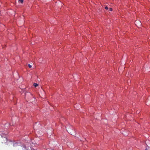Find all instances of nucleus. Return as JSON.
<instances>
[{
    "label": "nucleus",
    "mask_w": 150,
    "mask_h": 150,
    "mask_svg": "<svg viewBox=\"0 0 150 150\" xmlns=\"http://www.w3.org/2000/svg\"><path fill=\"white\" fill-rule=\"evenodd\" d=\"M138 22L139 24H141V22L140 21H138Z\"/></svg>",
    "instance_id": "8"
},
{
    "label": "nucleus",
    "mask_w": 150,
    "mask_h": 150,
    "mask_svg": "<svg viewBox=\"0 0 150 150\" xmlns=\"http://www.w3.org/2000/svg\"><path fill=\"white\" fill-rule=\"evenodd\" d=\"M145 150H147V149H146Z\"/></svg>",
    "instance_id": "12"
},
{
    "label": "nucleus",
    "mask_w": 150,
    "mask_h": 150,
    "mask_svg": "<svg viewBox=\"0 0 150 150\" xmlns=\"http://www.w3.org/2000/svg\"><path fill=\"white\" fill-rule=\"evenodd\" d=\"M18 1L19 2H20L21 3H22L23 2V0H19Z\"/></svg>",
    "instance_id": "4"
},
{
    "label": "nucleus",
    "mask_w": 150,
    "mask_h": 150,
    "mask_svg": "<svg viewBox=\"0 0 150 150\" xmlns=\"http://www.w3.org/2000/svg\"><path fill=\"white\" fill-rule=\"evenodd\" d=\"M72 128V127H71L69 128H68L67 129V130L69 133H70L72 135H74V134L72 133V132L74 131H73Z\"/></svg>",
    "instance_id": "1"
},
{
    "label": "nucleus",
    "mask_w": 150,
    "mask_h": 150,
    "mask_svg": "<svg viewBox=\"0 0 150 150\" xmlns=\"http://www.w3.org/2000/svg\"><path fill=\"white\" fill-rule=\"evenodd\" d=\"M4 138L5 139V140L7 141V138L6 137H4Z\"/></svg>",
    "instance_id": "7"
},
{
    "label": "nucleus",
    "mask_w": 150,
    "mask_h": 150,
    "mask_svg": "<svg viewBox=\"0 0 150 150\" xmlns=\"http://www.w3.org/2000/svg\"><path fill=\"white\" fill-rule=\"evenodd\" d=\"M34 86H35V87H36L38 86V84L36 83H34Z\"/></svg>",
    "instance_id": "2"
},
{
    "label": "nucleus",
    "mask_w": 150,
    "mask_h": 150,
    "mask_svg": "<svg viewBox=\"0 0 150 150\" xmlns=\"http://www.w3.org/2000/svg\"><path fill=\"white\" fill-rule=\"evenodd\" d=\"M29 67L30 68L32 66H29Z\"/></svg>",
    "instance_id": "9"
},
{
    "label": "nucleus",
    "mask_w": 150,
    "mask_h": 150,
    "mask_svg": "<svg viewBox=\"0 0 150 150\" xmlns=\"http://www.w3.org/2000/svg\"><path fill=\"white\" fill-rule=\"evenodd\" d=\"M109 10L110 11H112V8H110V9H109Z\"/></svg>",
    "instance_id": "5"
},
{
    "label": "nucleus",
    "mask_w": 150,
    "mask_h": 150,
    "mask_svg": "<svg viewBox=\"0 0 150 150\" xmlns=\"http://www.w3.org/2000/svg\"><path fill=\"white\" fill-rule=\"evenodd\" d=\"M105 9H106V10H107L108 9V7H107V6H106L105 7Z\"/></svg>",
    "instance_id": "6"
},
{
    "label": "nucleus",
    "mask_w": 150,
    "mask_h": 150,
    "mask_svg": "<svg viewBox=\"0 0 150 150\" xmlns=\"http://www.w3.org/2000/svg\"><path fill=\"white\" fill-rule=\"evenodd\" d=\"M0 135H1V137H2V135H1V133H0Z\"/></svg>",
    "instance_id": "10"
},
{
    "label": "nucleus",
    "mask_w": 150,
    "mask_h": 150,
    "mask_svg": "<svg viewBox=\"0 0 150 150\" xmlns=\"http://www.w3.org/2000/svg\"><path fill=\"white\" fill-rule=\"evenodd\" d=\"M28 66H31V65L30 64H28Z\"/></svg>",
    "instance_id": "11"
},
{
    "label": "nucleus",
    "mask_w": 150,
    "mask_h": 150,
    "mask_svg": "<svg viewBox=\"0 0 150 150\" xmlns=\"http://www.w3.org/2000/svg\"><path fill=\"white\" fill-rule=\"evenodd\" d=\"M18 144L17 143H15L13 144V146H16Z\"/></svg>",
    "instance_id": "3"
}]
</instances>
